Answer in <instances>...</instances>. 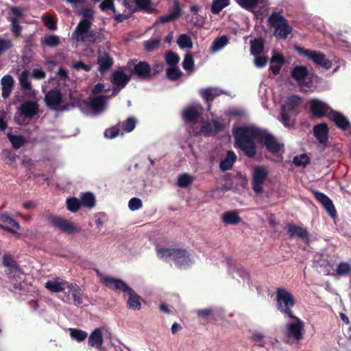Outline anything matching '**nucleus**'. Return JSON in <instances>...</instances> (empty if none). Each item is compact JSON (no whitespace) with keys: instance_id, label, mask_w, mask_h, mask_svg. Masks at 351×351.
<instances>
[{"instance_id":"1","label":"nucleus","mask_w":351,"mask_h":351,"mask_svg":"<svg viewBox=\"0 0 351 351\" xmlns=\"http://www.w3.org/2000/svg\"><path fill=\"white\" fill-rule=\"evenodd\" d=\"M233 136L237 146L250 158L256 154V141L263 144L272 154L278 153L282 147L267 130L254 125L235 128L233 130Z\"/></svg>"},{"instance_id":"2","label":"nucleus","mask_w":351,"mask_h":351,"mask_svg":"<svg viewBox=\"0 0 351 351\" xmlns=\"http://www.w3.org/2000/svg\"><path fill=\"white\" fill-rule=\"evenodd\" d=\"M156 252L159 258L174 264L180 269H185L193 263L192 256L185 250L158 247Z\"/></svg>"},{"instance_id":"3","label":"nucleus","mask_w":351,"mask_h":351,"mask_svg":"<svg viewBox=\"0 0 351 351\" xmlns=\"http://www.w3.org/2000/svg\"><path fill=\"white\" fill-rule=\"evenodd\" d=\"M268 24L273 28L274 36L279 39H286L293 29L287 20L280 12H274L268 17Z\"/></svg>"},{"instance_id":"4","label":"nucleus","mask_w":351,"mask_h":351,"mask_svg":"<svg viewBox=\"0 0 351 351\" xmlns=\"http://www.w3.org/2000/svg\"><path fill=\"white\" fill-rule=\"evenodd\" d=\"M291 76L297 83L300 90L304 93H311L315 86L313 84V75L305 66L298 65L291 71Z\"/></svg>"},{"instance_id":"5","label":"nucleus","mask_w":351,"mask_h":351,"mask_svg":"<svg viewBox=\"0 0 351 351\" xmlns=\"http://www.w3.org/2000/svg\"><path fill=\"white\" fill-rule=\"evenodd\" d=\"M302 99L298 95H291L287 98L281 109V121L285 127L293 125L295 110L300 104Z\"/></svg>"},{"instance_id":"6","label":"nucleus","mask_w":351,"mask_h":351,"mask_svg":"<svg viewBox=\"0 0 351 351\" xmlns=\"http://www.w3.org/2000/svg\"><path fill=\"white\" fill-rule=\"evenodd\" d=\"M276 307L287 317H292L291 308L295 304L293 295L284 288H277L276 291Z\"/></svg>"},{"instance_id":"7","label":"nucleus","mask_w":351,"mask_h":351,"mask_svg":"<svg viewBox=\"0 0 351 351\" xmlns=\"http://www.w3.org/2000/svg\"><path fill=\"white\" fill-rule=\"evenodd\" d=\"M104 85L101 83L97 84L93 89V96L89 98V107L94 114H99L104 111L108 106V99L109 97L107 95L97 96V94L100 93L104 90Z\"/></svg>"},{"instance_id":"8","label":"nucleus","mask_w":351,"mask_h":351,"mask_svg":"<svg viewBox=\"0 0 351 351\" xmlns=\"http://www.w3.org/2000/svg\"><path fill=\"white\" fill-rule=\"evenodd\" d=\"M298 53L311 60L314 64L325 69L332 67V62L326 58L325 56L319 51L306 49L302 47H297Z\"/></svg>"},{"instance_id":"9","label":"nucleus","mask_w":351,"mask_h":351,"mask_svg":"<svg viewBox=\"0 0 351 351\" xmlns=\"http://www.w3.org/2000/svg\"><path fill=\"white\" fill-rule=\"evenodd\" d=\"M289 317L290 320L286 324L287 337L298 341L303 337L304 324L300 318L293 315Z\"/></svg>"},{"instance_id":"10","label":"nucleus","mask_w":351,"mask_h":351,"mask_svg":"<svg viewBox=\"0 0 351 351\" xmlns=\"http://www.w3.org/2000/svg\"><path fill=\"white\" fill-rule=\"evenodd\" d=\"M269 174L267 167L260 165L255 167L252 172V187L256 194L263 191V184H264Z\"/></svg>"},{"instance_id":"11","label":"nucleus","mask_w":351,"mask_h":351,"mask_svg":"<svg viewBox=\"0 0 351 351\" xmlns=\"http://www.w3.org/2000/svg\"><path fill=\"white\" fill-rule=\"evenodd\" d=\"M49 221L53 227L67 234H72L80 231V228L73 222L60 216L52 215Z\"/></svg>"},{"instance_id":"12","label":"nucleus","mask_w":351,"mask_h":351,"mask_svg":"<svg viewBox=\"0 0 351 351\" xmlns=\"http://www.w3.org/2000/svg\"><path fill=\"white\" fill-rule=\"evenodd\" d=\"M97 274L100 278L101 282L108 289L113 291H119L127 293L131 288L122 280L112 278L111 276H104L99 271Z\"/></svg>"},{"instance_id":"13","label":"nucleus","mask_w":351,"mask_h":351,"mask_svg":"<svg viewBox=\"0 0 351 351\" xmlns=\"http://www.w3.org/2000/svg\"><path fill=\"white\" fill-rule=\"evenodd\" d=\"M201 114L202 108L197 103L186 106L182 113L184 121L189 124L197 123L200 118Z\"/></svg>"},{"instance_id":"14","label":"nucleus","mask_w":351,"mask_h":351,"mask_svg":"<svg viewBox=\"0 0 351 351\" xmlns=\"http://www.w3.org/2000/svg\"><path fill=\"white\" fill-rule=\"evenodd\" d=\"M67 289L68 291L66 293V295L62 298V302L64 303H69V296L71 295L73 299V304L77 306L81 305L83 303V291L80 288V287L76 284L70 283L68 284Z\"/></svg>"},{"instance_id":"15","label":"nucleus","mask_w":351,"mask_h":351,"mask_svg":"<svg viewBox=\"0 0 351 351\" xmlns=\"http://www.w3.org/2000/svg\"><path fill=\"white\" fill-rule=\"evenodd\" d=\"M130 80V76L123 71H114L112 74V82L114 86L112 89L111 95H116L123 88Z\"/></svg>"},{"instance_id":"16","label":"nucleus","mask_w":351,"mask_h":351,"mask_svg":"<svg viewBox=\"0 0 351 351\" xmlns=\"http://www.w3.org/2000/svg\"><path fill=\"white\" fill-rule=\"evenodd\" d=\"M0 228L12 234L21 230L19 223L8 213L0 214Z\"/></svg>"},{"instance_id":"17","label":"nucleus","mask_w":351,"mask_h":351,"mask_svg":"<svg viewBox=\"0 0 351 351\" xmlns=\"http://www.w3.org/2000/svg\"><path fill=\"white\" fill-rule=\"evenodd\" d=\"M311 110L313 115L317 117H327L333 110L325 102L319 99H313L311 103Z\"/></svg>"},{"instance_id":"18","label":"nucleus","mask_w":351,"mask_h":351,"mask_svg":"<svg viewBox=\"0 0 351 351\" xmlns=\"http://www.w3.org/2000/svg\"><path fill=\"white\" fill-rule=\"evenodd\" d=\"M313 194L315 199L323 206L328 215L332 218H335L336 210L332 200L322 192L314 191Z\"/></svg>"},{"instance_id":"19","label":"nucleus","mask_w":351,"mask_h":351,"mask_svg":"<svg viewBox=\"0 0 351 351\" xmlns=\"http://www.w3.org/2000/svg\"><path fill=\"white\" fill-rule=\"evenodd\" d=\"M45 100L46 104L51 109L57 110L62 102L60 91L57 89L49 90L45 95Z\"/></svg>"},{"instance_id":"20","label":"nucleus","mask_w":351,"mask_h":351,"mask_svg":"<svg viewBox=\"0 0 351 351\" xmlns=\"http://www.w3.org/2000/svg\"><path fill=\"white\" fill-rule=\"evenodd\" d=\"M181 14V9L178 1H175L172 10L167 14L158 17L154 23V25L160 23H167L173 21Z\"/></svg>"},{"instance_id":"21","label":"nucleus","mask_w":351,"mask_h":351,"mask_svg":"<svg viewBox=\"0 0 351 351\" xmlns=\"http://www.w3.org/2000/svg\"><path fill=\"white\" fill-rule=\"evenodd\" d=\"M223 128V124L217 121H208L202 123L199 132L208 136L222 130Z\"/></svg>"},{"instance_id":"22","label":"nucleus","mask_w":351,"mask_h":351,"mask_svg":"<svg viewBox=\"0 0 351 351\" xmlns=\"http://www.w3.org/2000/svg\"><path fill=\"white\" fill-rule=\"evenodd\" d=\"M91 22L86 19H82L78 23L74 32L77 40L84 41L86 38V34L90 27Z\"/></svg>"},{"instance_id":"23","label":"nucleus","mask_w":351,"mask_h":351,"mask_svg":"<svg viewBox=\"0 0 351 351\" xmlns=\"http://www.w3.org/2000/svg\"><path fill=\"white\" fill-rule=\"evenodd\" d=\"M313 133L319 143L326 145L328 138V128L326 123H322L315 125L313 128Z\"/></svg>"},{"instance_id":"24","label":"nucleus","mask_w":351,"mask_h":351,"mask_svg":"<svg viewBox=\"0 0 351 351\" xmlns=\"http://www.w3.org/2000/svg\"><path fill=\"white\" fill-rule=\"evenodd\" d=\"M328 118L332 120L339 128L344 131H348L350 128V123L348 119L337 111L332 110Z\"/></svg>"},{"instance_id":"25","label":"nucleus","mask_w":351,"mask_h":351,"mask_svg":"<svg viewBox=\"0 0 351 351\" xmlns=\"http://www.w3.org/2000/svg\"><path fill=\"white\" fill-rule=\"evenodd\" d=\"M19 110L25 117L31 118L38 113V105L36 102L26 101L21 105Z\"/></svg>"},{"instance_id":"26","label":"nucleus","mask_w":351,"mask_h":351,"mask_svg":"<svg viewBox=\"0 0 351 351\" xmlns=\"http://www.w3.org/2000/svg\"><path fill=\"white\" fill-rule=\"evenodd\" d=\"M1 95L3 99H7L10 97L12 90L14 80L10 75H4L1 80Z\"/></svg>"},{"instance_id":"27","label":"nucleus","mask_w":351,"mask_h":351,"mask_svg":"<svg viewBox=\"0 0 351 351\" xmlns=\"http://www.w3.org/2000/svg\"><path fill=\"white\" fill-rule=\"evenodd\" d=\"M68 284L70 283L64 280L58 281L57 280H51L47 281L45 284V287L51 292L59 293L67 289Z\"/></svg>"},{"instance_id":"28","label":"nucleus","mask_w":351,"mask_h":351,"mask_svg":"<svg viewBox=\"0 0 351 351\" xmlns=\"http://www.w3.org/2000/svg\"><path fill=\"white\" fill-rule=\"evenodd\" d=\"M98 69L100 72L108 70L113 64V60L106 53H100L97 58Z\"/></svg>"},{"instance_id":"29","label":"nucleus","mask_w":351,"mask_h":351,"mask_svg":"<svg viewBox=\"0 0 351 351\" xmlns=\"http://www.w3.org/2000/svg\"><path fill=\"white\" fill-rule=\"evenodd\" d=\"M237 3L243 8L247 10H252L257 6L264 7L268 0H235Z\"/></svg>"},{"instance_id":"30","label":"nucleus","mask_w":351,"mask_h":351,"mask_svg":"<svg viewBox=\"0 0 351 351\" xmlns=\"http://www.w3.org/2000/svg\"><path fill=\"white\" fill-rule=\"evenodd\" d=\"M287 231L291 237H296L302 239H308V234L306 229L293 224H288Z\"/></svg>"},{"instance_id":"31","label":"nucleus","mask_w":351,"mask_h":351,"mask_svg":"<svg viewBox=\"0 0 351 351\" xmlns=\"http://www.w3.org/2000/svg\"><path fill=\"white\" fill-rule=\"evenodd\" d=\"M229 43V39L227 36L223 35L216 38L212 43L210 46V52L213 53H217L223 49Z\"/></svg>"},{"instance_id":"32","label":"nucleus","mask_w":351,"mask_h":351,"mask_svg":"<svg viewBox=\"0 0 351 351\" xmlns=\"http://www.w3.org/2000/svg\"><path fill=\"white\" fill-rule=\"evenodd\" d=\"M150 65L145 62H139L134 66V73L141 78H147L151 72Z\"/></svg>"},{"instance_id":"33","label":"nucleus","mask_w":351,"mask_h":351,"mask_svg":"<svg viewBox=\"0 0 351 351\" xmlns=\"http://www.w3.org/2000/svg\"><path fill=\"white\" fill-rule=\"evenodd\" d=\"M129 295L128 300V306L129 308L132 310H139L141 307L139 295L132 289L127 293Z\"/></svg>"},{"instance_id":"34","label":"nucleus","mask_w":351,"mask_h":351,"mask_svg":"<svg viewBox=\"0 0 351 351\" xmlns=\"http://www.w3.org/2000/svg\"><path fill=\"white\" fill-rule=\"evenodd\" d=\"M237 156L232 151L227 152L226 158L220 162L219 167L222 171H226L232 169Z\"/></svg>"},{"instance_id":"35","label":"nucleus","mask_w":351,"mask_h":351,"mask_svg":"<svg viewBox=\"0 0 351 351\" xmlns=\"http://www.w3.org/2000/svg\"><path fill=\"white\" fill-rule=\"evenodd\" d=\"M221 93V90L216 88H208L201 90L202 97L207 101L213 100Z\"/></svg>"},{"instance_id":"36","label":"nucleus","mask_w":351,"mask_h":351,"mask_svg":"<svg viewBox=\"0 0 351 351\" xmlns=\"http://www.w3.org/2000/svg\"><path fill=\"white\" fill-rule=\"evenodd\" d=\"M222 219L223 223L230 225H236L241 221V218L236 211L226 212L223 215Z\"/></svg>"},{"instance_id":"37","label":"nucleus","mask_w":351,"mask_h":351,"mask_svg":"<svg viewBox=\"0 0 351 351\" xmlns=\"http://www.w3.org/2000/svg\"><path fill=\"white\" fill-rule=\"evenodd\" d=\"M250 51L253 56L260 55L264 49V41L261 38L254 39L250 43Z\"/></svg>"},{"instance_id":"38","label":"nucleus","mask_w":351,"mask_h":351,"mask_svg":"<svg viewBox=\"0 0 351 351\" xmlns=\"http://www.w3.org/2000/svg\"><path fill=\"white\" fill-rule=\"evenodd\" d=\"M194 180V177L187 173L178 175L177 184L180 187L186 188L190 185Z\"/></svg>"},{"instance_id":"39","label":"nucleus","mask_w":351,"mask_h":351,"mask_svg":"<svg viewBox=\"0 0 351 351\" xmlns=\"http://www.w3.org/2000/svg\"><path fill=\"white\" fill-rule=\"evenodd\" d=\"M29 72L23 71L19 77V84L23 90H30L32 89V83L29 80Z\"/></svg>"},{"instance_id":"40","label":"nucleus","mask_w":351,"mask_h":351,"mask_svg":"<svg viewBox=\"0 0 351 351\" xmlns=\"http://www.w3.org/2000/svg\"><path fill=\"white\" fill-rule=\"evenodd\" d=\"M80 202L81 206L91 208L95 204V197L93 193L88 192L81 196Z\"/></svg>"},{"instance_id":"41","label":"nucleus","mask_w":351,"mask_h":351,"mask_svg":"<svg viewBox=\"0 0 351 351\" xmlns=\"http://www.w3.org/2000/svg\"><path fill=\"white\" fill-rule=\"evenodd\" d=\"M68 331L70 337L79 342L84 341L88 337L87 332L81 329L70 328H68Z\"/></svg>"},{"instance_id":"42","label":"nucleus","mask_w":351,"mask_h":351,"mask_svg":"<svg viewBox=\"0 0 351 351\" xmlns=\"http://www.w3.org/2000/svg\"><path fill=\"white\" fill-rule=\"evenodd\" d=\"M229 4L230 0H213L210 8L211 12L213 14H217Z\"/></svg>"},{"instance_id":"43","label":"nucleus","mask_w":351,"mask_h":351,"mask_svg":"<svg viewBox=\"0 0 351 351\" xmlns=\"http://www.w3.org/2000/svg\"><path fill=\"white\" fill-rule=\"evenodd\" d=\"M336 272L339 276H348L351 274V265L348 263L341 262L337 267Z\"/></svg>"},{"instance_id":"44","label":"nucleus","mask_w":351,"mask_h":351,"mask_svg":"<svg viewBox=\"0 0 351 351\" xmlns=\"http://www.w3.org/2000/svg\"><path fill=\"white\" fill-rule=\"evenodd\" d=\"M178 45L181 49H190L193 47V43L189 36L183 34L178 38Z\"/></svg>"},{"instance_id":"45","label":"nucleus","mask_w":351,"mask_h":351,"mask_svg":"<svg viewBox=\"0 0 351 351\" xmlns=\"http://www.w3.org/2000/svg\"><path fill=\"white\" fill-rule=\"evenodd\" d=\"M166 72L167 77L171 81L178 80L182 75V72L176 66H169Z\"/></svg>"},{"instance_id":"46","label":"nucleus","mask_w":351,"mask_h":351,"mask_svg":"<svg viewBox=\"0 0 351 351\" xmlns=\"http://www.w3.org/2000/svg\"><path fill=\"white\" fill-rule=\"evenodd\" d=\"M60 43V38L56 35H48L42 39V44L48 47H56Z\"/></svg>"},{"instance_id":"47","label":"nucleus","mask_w":351,"mask_h":351,"mask_svg":"<svg viewBox=\"0 0 351 351\" xmlns=\"http://www.w3.org/2000/svg\"><path fill=\"white\" fill-rule=\"evenodd\" d=\"M160 43L159 38H151L144 43V46L147 51L152 52L158 48Z\"/></svg>"},{"instance_id":"48","label":"nucleus","mask_w":351,"mask_h":351,"mask_svg":"<svg viewBox=\"0 0 351 351\" xmlns=\"http://www.w3.org/2000/svg\"><path fill=\"white\" fill-rule=\"evenodd\" d=\"M6 274L10 278L16 280V281L22 279L23 273L16 265L7 269Z\"/></svg>"},{"instance_id":"49","label":"nucleus","mask_w":351,"mask_h":351,"mask_svg":"<svg viewBox=\"0 0 351 351\" xmlns=\"http://www.w3.org/2000/svg\"><path fill=\"white\" fill-rule=\"evenodd\" d=\"M182 67L185 71H191L194 68V60L193 55L188 52L186 53L184 58L182 61Z\"/></svg>"},{"instance_id":"50","label":"nucleus","mask_w":351,"mask_h":351,"mask_svg":"<svg viewBox=\"0 0 351 351\" xmlns=\"http://www.w3.org/2000/svg\"><path fill=\"white\" fill-rule=\"evenodd\" d=\"M265 336L263 333L254 330L251 332V339L256 343V344L261 348L265 346Z\"/></svg>"},{"instance_id":"51","label":"nucleus","mask_w":351,"mask_h":351,"mask_svg":"<svg viewBox=\"0 0 351 351\" xmlns=\"http://www.w3.org/2000/svg\"><path fill=\"white\" fill-rule=\"evenodd\" d=\"M66 208L71 212H76L81 206L80 200L75 197L67 198L66 201Z\"/></svg>"},{"instance_id":"52","label":"nucleus","mask_w":351,"mask_h":351,"mask_svg":"<svg viewBox=\"0 0 351 351\" xmlns=\"http://www.w3.org/2000/svg\"><path fill=\"white\" fill-rule=\"evenodd\" d=\"M8 138L14 149L20 148L25 143V138L21 136L8 134Z\"/></svg>"},{"instance_id":"53","label":"nucleus","mask_w":351,"mask_h":351,"mask_svg":"<svg viewBox=\"0 0 351 351\" xmlns=\"http://www.w3.org/2000/svg\"><path fill=\"white\" fill-rule=\"evenodd\" d=\"M136 119L134 117H129L125 121L121 123L122 130L126 132H132L136 127Z\"/></svg>"},{"instance_id":"54","label":"nucleus","mask_w":351,"mask_h":351,"mask_svg":"<svg viewBox=\"0 0 351 351\" xmlns=\"http://www.w3.org/2000/svg\"><path fill=\"white\" fill-rule=\"evenodd\" d=\"M166 62L170 66H176L180 60L179 56L174 52L169 51L166 53L165 56Z\"/></svg>"},{"instance_id":"55","label":"nucleus","mask_w":351,"mask_h":351,"mask_svg":"<svg viewBox=\"0 0 351 351\" xmlns=\"http://www.w3.org/2000/svg\"><path fill=\"white\" fill-rule=\"evenodd\" d=\"M122 134L120 129L117 127H112L106 129L104 132V136L107 138L112 139Z\"/></svg>"},{"instance_id":"56","label":"nucleus","mask_w":351,"mask_h":351,"mask_svg":"<svg viewBox=\"0 0 351 351\" xmlns=\"http://www.w3.org/2000/svg\"><path fill=\"white\" fill-rule=\"evenodd\" d=\"M143 206V203L141 199L138 197H132L128 202L129 209L132 211L137 210L140 209Z\"/></svg>"},{"instance_id":"57","label":"nucleus","mask_w":351,"mask_h":351,"mask_svg":"<svg viewBox=\"0 0 351 351\" xmlns=\"http://www.w3.org/2000/svg\"><path fill=\"white\" fill-rule=\"evenodd\" d=\"M11 31L15 36H19L21 32L22 27L19 24V21L16 19H10Z\"/></svg>"},{"instance_id":"58","label":"nucleus","mask_w":351,"mask_h":351,"mask_svg":"<svg viewBox=\"0 0 351 351\" xmlns=\"http://www.w3.org/2000/svg\"><path fill=\"white\" fill-rule=\"evenodd\" d=\"M42 19L45 23V25L51 30H54L56 29V23L55 21L49 15L43 14L42 16Z\"/></svg>"},{"instance_id":"59","label":"nucleus","mask_w":351,"mask_h":351,"mask_svg":"<svg viewBox=\"0 0 351 351\" xmlns=\"http://www.w3.org/2000/svg\"><path fill=\"white\" fill-rule=\"evenodd\" d=\"M224 310L221 306L213 307L212 319L215 320L222 319L223 318Z\"/></svg>"},{"instance_id":"60","label":"nucleus","mask_w":351,"mask_h":351,"mask_svg":"<svg viewBox=\"0 0 351 351\" xmlns=\"http://www.w3.org/2000/svg\"><path fill=\"white\" fill-rule=\"evenodd\" d=\"M72 68L76 71H89L91 69V66L86 64L81 61L74 62L72 64Z\"/></svg>"},{"instance_id":"61","label":"nucleus","mask_w":351,"mask_h":351,"mask_svg":"<svg viewBox=\"0 0 351 351\" xmlns=\"http://www.w3.org/2000/svg\"><path fill=\"white\" fill-rule=\"evenodd\" d=\"M293 162L296 166L306 165L308 163V158L306 154H301L300 156H295Z\"/></svg>"},{"instance_id":"62","label":"nucleus","mask_w":351,"mask_h":351,"mask_svg":"<svg viewBox=\"0 0 351 351\" xmlns=\"http://www.w3.org/2000/svg\"><path fill=\"white\" fill-rule=\"evenodd\" d=\"M100 8L103 11L111 10L114 13L116 12L115 8L112 0H104L100 5Z\"/></svg>"},{"instance_id":"63","label":"nucleus","mask_w":351,"mask_h":351,"mask_svg":"<svg viewBox=\"0 0 351 351\" xmlns=\"http://www.w3.org/2000/svg\"><path fill=\"white\" fill-rule=\"evenodd\" d=\"M12 47V43L10 40L8 39H0V55L3 52L8 51L11 49Z\"/></svg>"},{"instance_id":"64","label":"nucleus","mask_w":351,"mask_h":351,"mask_svg":"<svg viewBox=\"0 0 351 351\" xmlns=\"http://www.w3.org/2000/svg\"><path fill=\"white\" fill-rule=\"evenodd\" d=\"M197 315L198 317L206 319V318H212V313H213V307L204 308V309H199L196 311Z\"/></svg>"}]
</instances>
